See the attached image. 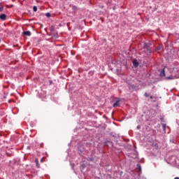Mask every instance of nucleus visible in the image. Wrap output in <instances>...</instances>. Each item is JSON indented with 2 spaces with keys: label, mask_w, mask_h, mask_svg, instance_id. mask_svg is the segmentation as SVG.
Wrapping results in <instances>:
<instances>
[{
  "label": "nucleus",
  "mask_w": 179,
  "mask_h": 179,
  "mask_svg": "<svg viewBox=\"0 0 179 179\" xmlns=\"http://www.w3.org/2000/svg\"><path fill=\"white\" fill-rule=\"evenodd\" d=\"M133 65L135 66V68H138V66H139V62L138 60H134Z\"/></svg>",
  "instance_id": "obj_4"
},
{
  "label": "nucleus",
  "mask_w": 179,
  "mask_h": 179,
  "mask_svg": "<svg viewBox=\"0 0 179 179\" xmlns=\"http://www.w3.org/2000/svg\"><path fill=\"white\" fill-rule=\"evenodd\" d=\"M89 160H90L92 162L93 160V159H89Z\"/></svg>",
  "instance_id": "obj_18"
},
{
  "label": "nucleus",
  "mask_w": 179,
  "mask_h": 179,
  "mask_svg": "<svg viewBox=\"0 0 179 179\" xmlns=\"http://www.w3.org/2000/svg\"><path fill=\"white\" fill-rule=\"evenodd\" d=\"M128 87H129V90H135V85H134L132 84H129Z\"/></svg>",
  "instance_id": "obj_5"
},
{
  "label": "nucleus",
  "mask_w": 179,
  "mask_h": 179,
  "mask_svg": "<svg viewBox=\"0 0 179 179\" xmlns=\"http://www.w3.org/2000/svg\"><path fill=\"white\" fill-rule=\"evenodd\" d=\"M105 146H108V148H113V142L106 141Z\"/></svg>",
  "instance_id": "obj_2"
},
{
  "label": "nucleus",
  "mask_w": 179,
  "mask_h": 179,
  "mask_svg": "<svg viewBox=\"0 0 179 179\" xmlns=\"http://www.w3.org/2000/svg\"><path fill=\"white\" fill-rule=\"evenodd\" d=\"M150 99H153V96H150Z\"/></svg>",
  "instance_id": "obj_15"
},
{
  "label": "nucleus",
  "mask_w": 179,
  "mask_h": 179,
  "mask_svg": "<svg viewBox=\"0 0 179 179\" xmlns=\"http://www.w3.org/2000/svg\"><path fill=\"white\" fill-rule=\"evenodd\" d=\"M139 171H142V167L140 165H138Z\"/></svg>",
  "instance_id": "obj_12"
},
{
  "label": "nucleus",
  "mask_w": 179,
  "mask_h": 179,
  "mask_svg": "<svg viewBox=\"0 0 179 179\" xmlns=\"http://www.w3.org/2000/svg\"><path fill=\"white\" fill-rule=\"evenodd\" d=\"M174 79V77L173 76H170L166 78V80H173Z\"/></svg>",
  "instance_id": "obj_8"
},
{
  "label": "nucleus",
  "mask_w": 179,
  "mask_h": 179,
  "mask_svg": "<svg viewBox=\"0 0 179 179\" xmlns=\"http://www.w3.org/2000/svg\"><path fill=\"white\" fill-rule=\"evenodd\" d=\"M160 76H166V72L164 71V69L162 70L161 73H160Z\"/></svg>",
  "instance_id": "obj_7"
},
{
  "label": "nucleus",
  "mask_w": 179,
  "mask_h": 179,
  "mask_svg": "<svg viewBox=\"0 0 179 179\" xmlns=\"http://www.w3.org/2000/svg\"><path fill=\"white\" fill-rule=\"evenodd\" d=\"M163 128H164V131H166V124H164V125L163 126Z\"/></svg>",
  "instance_id": "obj_14"
},
{
  "label": "nucleus",
  "mask_w": 179,
  "mask_h": 179,
  "mask_svg": "<svg viewBox=\"0 0 179 179\" xmlns=\"http://www.w3.org/2000/svg\"><path fill=\"white\" fill-rule=\"evenodd\" d=\"M145 97H149V94H148L146 92L144 94Z\"/></svg>",
  "instance_id": "obj_13"
},
{
  "label": "nucleus",
  "mask_w": 179,
  "mask_h": 179,
  "mask_svg": "<svg viewBox=\"0 0 179 179\" xmlns=\"http://www.w3.org/2000/svg\"><path fill=\"white\" fill-rule=\"evenodd\" d=\"M0 43H1V38H0Z\"/></svg>",
  "instance_id": "obj_19"
},
{
  "label": "nucleus",
  "mask_w": 179,
  "mask_h": 179,
  "mask_svg": "<svg viewBox=\"0 0 179 179\" xmlns=\"http://www.w3.org/2000/svg\"><path fill=\"white\" fill-rule=\"evenodd\" d=\"M0 19L1 20H6V15L5 14L0 15Z\"/></svg>",
  "instance_id": "obj_6"
},
{
  "label": "nucleus",
  "mask_w": 179,
  "mask_h": 179,
  "mask_svg": "<svg viewBox=\"0 0 179 179\" xmlns=\"http://www.w3.org/2000/svg\"><path fill=\"white\" fill-rule=\"evenodd\" d=\"M143 49L145 50V52L148 55H149V54H150L152 52V50L150 49V47H149V45H148V44L144 43L143 45Z\"/></svg>",
  "instance_id": "obj_1"
},
{
  "label": "nucleus",
  "mask_w": 179,
  "mask_h": 179,
  "mask_svg": "<svg viewBox=\"0 0 179 179\" xmlns=\"http://www.w3.org/2000/svg\"><path fill=\"white\" fill-rule=\"evenodd\" d=\"M22 34L24 36H28V37L31 36V32H30V31H24Z\"/></svg>",
  "instance_id": "obj_3"
},
{
  "label": "nucleus",
  "mask_w": 179,
  "mask_h": 179,
  "mask_svg": "<svg viewBox=\"0 0 179 179\" xmlns=\"http://www.w3.org/2000/svg\"><path fill=\"white\" fill-rule=\"evenodd\" d=\"M45 17H51V13H47L45 14Z\"/></svg>",
  "instance_id": "obj_10"
},
{
  "label": "nucleus",
  "mask_w": 179,
  "mask_h": 179,
  "mask_svg": "<svg viewBox=\"0 0 179 179\" xmlns=\"http://www.w3.org/2000/svg\"><path fill=\"white\" fill-rule=\"evenodd\" d=\"M0 10H1V12H2V8H0Z\"/></svg>",
  "instance_id": "obj_17"
},
{
  "label": "nucleus",
  "mask_w": 179,
  "mask_h": 179,
  "mask_svg": "<svg viewBox=\"0 0 179 179\" xmlns=\"http://www.w3.org/2000/svg\"><path fill=\"white\" fill-rule=\"evenodd\" d=\"M33 10H34V12H37V6H34L33 7Z\"/></svg>",
  "instance_id": "obj_11"
},
{
  "label": "nucleus",
  "mask_w": 179,
  "mask_h": 179,
  "mask_svg": "<svg viewBox=\"0 0 179 179\" xmlns=\"http://www.w3.org/2000/svg\"><path fill=\"white\" fill-rule=\"evenodd\" d=\"M120 104V101H116L115 103L113 104V107H117Z\"/></svg>",
  "instance_id": "obj_9"
},
{
  "label": "nucleus",
  "mask_w": 179,
  "mask_h": 179,
  "mask_svg": "<svg viewBox=\"0 0 179 179\" xmlns=\"http://www.w3.org/2000/svg\"><path fill=\"white\" fill-rule=\"evenodd\" d=\"M174 179H179V178L178 177H176Z\"/></svg>",
  "instance_id": "obj_16"
}]
</instances>
